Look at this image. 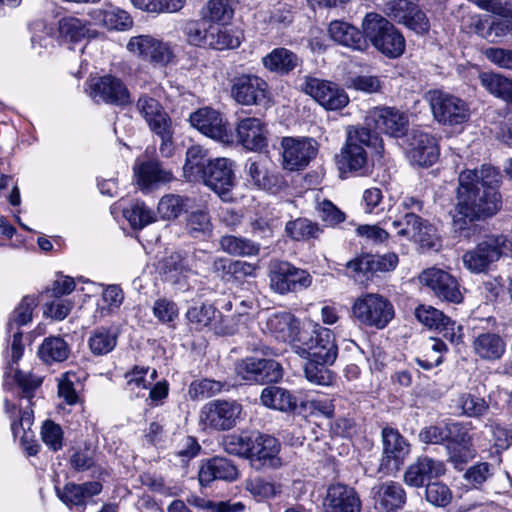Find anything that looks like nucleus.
Returning <instances> with one entry per match:
<instances>
[{
	"mask_svg": "<svg viewBox=\"0 0 512 512\" xmlns=\"http://www.w3.org/2000/svg\"><path fill=\"white\" fill-rule=\"evenodd\" d=\"M200 182L213 190L222 200L231 201V191L236 182L234 162L225 157L212 159L206 175Z\"/></svg>",
	"mask_w": 512,
	"mask_h": 512,
	"instance_id": "ddd939ff",
	"label": "nucleus"
},
{
	"mask_svg": "<svg viewBox=\"0 0 512 512\" xmlns=\"http://www.w3.org/2000/svg\"><path fill=\"white\" fill-rule=\"evenodd\" d=\"M188 201L179 195H166L160 199L157 210L163 219H173L186 209Z\"/></svg>",
	"mask_w": 512,
	"mask_h": 512,
	"instance_id": "bf43d9fd",
	"label": "nucleus"
},
{
	"mask_svg": "<svg viewBox=\"0 0 512 512\" xmlns=\"http://www.w3.org/2000/svg\"><path fill=\"white\" fill-rule=\"evenodd\" d=\"M235 372L250 384L276 383L283 377V368L271 358L245 357L235 364Z\"/></svg>",
	"mask_w": 512,
	"mask_h": 512,
	"instance_id": "1a4fd4ad",
	"label": "nucleus"
},
{
	"mask_svg": "<svg viewBox=\"0 0 512 512\" xmlns=\"http://www.w3.org/2000/svg\"><path fill=\"white\" fill-rule=\"evenodd\" d=\"M231 97L244 106L261 105L269 96L268 83L254 74H241L231 81Z\"/></svg>",
	"mask_w": 512,
	"mask_h": 512,
	"instance_id": "4468645a",
	"label": "nucleus"
},
{
	"mask_svg": "<svg viewBox=\"0 0 512 512\" xmlns=\"http://www.w3.org/2000/svg\"><path fill=\"white\" fill-rule=\"evenodd\" d=\"M267 330L278 340L297 343L299 321L289 312H278L270 315L266 321Z\"/></svg>",
	"mask_w": 512,
	"mask_h": 512,
	"instance_id": "4c0bfd02",
	"label": "nucleus"
},
{
	"mask_svg": "<svg viewBox=\"0 0 512 512\" xmlns=\"http://www.w3.org/2000/svg\"><path fill=\"white\" fill-rule=\"evenodd\" d=\"M285 231L288 236L296 241H306L318 238L323 229L318 223L307 218H297L286 223Z\"/></svg>",
	"mask_w": 512,
	"mask_h": 512,
	"instance_id": "de8ad7c7",
	"label": "nucleus"
},
{
	"mask_svg": "<svg viewBox=\"0 0 512 512\" xmlns=\"http://www.w3.org/2000/svg\"><path fill=\"white\" fill-rule=\"evenodd\" d=\"M328 33L336 43L353 50L364 51L368 44L364 31L345 21L334 20L329 24Z\"/></svg>",
	"mask_w": 512,
	"mask_h": 512,
	"instance_id": "e433bc0d",
	"label": "nucleus"
},
{
	"mask_svg": "<svg viewBox=\"0 0 512 512\" xmlns=\"http://www.w3.org/2000/svg\"><path fill=\"white\" fill-rule=\"evenodd\" d=\"M302 89L326 110H340L349 103L346 92L331 81L306 77Z\"/></svg>",
	"mask_w": 512,
	"mask_h": 512,
	"instance_id": "f3484780",
	"label": "nucleus"
},
{
	"mask_svg": "<svg viewBox=\"0 0 512 512\" xmlns=\"http://www.w3.org/2000/svg\"><path fill=\"white\" fill-rule=\"evenodd\" d=\"M407 154L413 164L429 167L437 162L440 150L434 136L420 130H413L408 137Z\"/></svg>",
	"mask_w": 512,
	"mask_h": 512,
	"instance_id": "393cba45",
	"label": "nucleus"
},
{
	"mask_svg": "<svg viewBox=\"0 0 512 512\" xmlns=\"http://www.w3.org/2000/svg\"><path fill=\"white\" fill-rule=\"evenodd\" d=\"M383 453L378 471L391 475L399 471L405 458L410 453V445L398 430L385 427L382 430Z\"/></svg>",
	"mask_w": 512,
	"mask_h": 512,
	"instance_id": "9b49d317",
	"label": "nucleus"
},
{
	"mask_svg": "<svg viewBox=\"0 0 512 512\" xmlns=\"http://www.w3.org/2000/svg\"><path fill=\"white\" fill-rule=\"evenodd\" d=\"M192 504L204 512H243L245 505L242 502L219 501L196 497Z\"/></svg>",
	"mask_w": 512,
	"mask_h": 512,
	"instance_id": "69168bd1",
	"label": "nucleus"
},
{
	"mask_svg": "<svg viewBox=\"0 0 512 512\" xmlns=\"http://www.w3.org/2000/svg\"><path fill=\"white\" fill-rule=\"evenodd\" d=\"M88 15L95 25L108 30H126L133 25V20L126 11L112 5L94 8Z\"/></svg>",
	"mask_w": 512,
	"mask_h": 512,
	"instance_id": "c9c22d12",
	"label": "nucleus"
},
{
	"mask_svg": "<svg viewBox=\"0 0 512 512\" xmlns=\"http://www.w3.org/2000/svg\"><path fill=\"white\" fill-rule=\"evenodd\" d=\"M447 351L448 347L441 339L431 338L426 344L425 353L422 357H417L416 362L421 368L430 370L443 362Z\"/></svg>",
	"mask_w": 512,
	"mask_h": 512,
	"instance_id": "5fc2aeb1",
	"label": "nucleus"
},
{
	"mask_svg": "<svg viewBox=\"0 0 512 512\" xmlns=\"http://www.w3.org/2000/svg\"><path fill=\"white\" fill-rule=\"evenodd\" d=\"M294 351L303 358L314 357L324 363H334L338 354L334 333L318 323L301 330Z\"/></svg>",
	"mask_w": 512,
	"mask_h": 512,
	"instance_id": "20e7f679",
	"label": "nucleus"
},
{
	"mask_svg": "<svg viewBox=\"0 0 512 512\" xmlns=\"http://www.w3.org/2000/svg\"><path fill=\"white\" fill-rule=\"evenodd\" d=\"M351 313L359 325L377 330L386 328L395 316L391 301L378 293H365L357 297Z\"/></svg>",
	"mask_w": 512,
	"mask_h": 512,
	"instance_id": "39448f33",
	"label": "nucleus"
},
{
	"mask_svg": "<svg viewBox=\"0 0 512 512\" xmlns=\"http://www.w3.org/2000/svg\"><path fill=\"white\" fill-rule=\"evenodd\" d=\"M225 24H211L210 30H208V36L206 38V47L225 50V49H236L240 46L241 40L236 31L229 29L224 26Z\"/></svg>",
	"mask_w": 512,
	"mask_h": 512,
	"instance_id": "37998d69",
	"label": "nucleus"
},
{
	"mask_svg": "<svg viewBox=\"0 0 512 512\" xmlns=\"http://www.w3.org/2000/svg\"><path fill=\"white\" fill-rule=\"evenodd\" d=\"M14 379L22 389L23 397L27 398L28 405L19 410V419L11 423V430L15 437L25 438L34 422V413L30 407L31 398L34 396V391L41 385L42 381L40 378L30 373H24L21 370L15 372Z\"/></svg>",
	"mask_w": 512,
	"mask_h": 512,
	"instance_id": "4be33fe9",
	"label": "nucleus"
},
{
	"mask_svg": "<svg viewBox=\"0 0 512 512\" xmlns=\"http://www.w3.org/2000/svg\"><path fill=\"white\" fill-rule=\"evenodd\" d=\"M451 489L442 482H429L426 484L425 499L435 507H446L452 501Z\"/></svg>",
	"mask_w": 512,
	"mask_h": 512,
	"instance_id": "052dcab7",
	"label": "nucleus"
},
{
	"mask_svg": "<svg viewBox=\"0 0 512 512\" xmlns=\"http://www.w3.org/2000/svg\"><path fill=\"white\" fill-rule=\"evenodd\" d=\"M253 452L249 460L252 465L259 469L261 467H277L280 465L278 440L270 435H255Z\"/></svg>",
	"mask_w": 512,
	"mask_h": 512,
	"instance_id": "f704fd0d",
	"label": "nucleus"
},
{
	"mask_svg": "<svg viewBox=\"0 0 512 512\" xmlns=\"http://www.w3.org/2000/svg\"><path fill=\"white\" fill-rule=\"evenodd\" d=\"M186 227L194 238L208 235L212 227L209 214L205 211L192 212L187 218Z\"/></svg>",
	"mask_w": 512,
	"mask_h": 512,
	"instance_id": "338daca9",
	"label": "nucleus"
},
{
	"mask_svg": "<svg viewBox=\"0 0 512 512\" xmlns=\"http://www.w3.org/2000/svg\"><path fill=\"white\" fill-rule=\"evenodd\" d=\"M137 109L145 119L150 130L160 138L159 151L163 157H171L174 153L172 120L158 100L147 95L137 101Z\"/></svg>",
	"mask_w": 512,
	"mask_h": 512,
	"instance_id": "423d86ee",
	"label": "nucleus"
},
{
	"mask_svg": "<svg viewBox=\"0 0 512 512\" xmlns=\"http://www.w3.org/2000/svg\"><path fill=\"white\" fill-rule=\"evenodd\" d=\"M35 306V298L25 296L8 320L7 332L13 333L10 346L11 364H17L23 355L24 346L22 343V332L19 328L32 320V311Z\"/></svg>",
	"mask_w": 512,
	"mask_h": 512,
	"instance_id": "b1692460",
	"label": "nucleus"
},
{
	"mask_svg": "<svg viewBox=\"0 0 512 512\" xmlns=\"http://www.w3.org/2000/svg\"><path fill=\"white\" fill-rule=\"evenodd\" d=\"M424 221L414 212H407L402 218L392 221L391 225L398 236L412 239V237L419 234Z\"/></svg>",
	"mask_w": 512,
	"mask_h": 512,
	"instance_id": "13d9d810",
	"label": "nucleus"
},
{
	"mask_svg": "<svg viewBox=\"0 0 512 512\" xmlns=\"http://www.w3.org/2000/svg\"><path fill=\"white\" fill-rule=\"evenodd\" d=\"M499 241L494 235L487 236L475 248L465 252L462 257L465 268L472 273L486 272L500 258Z\"/></svg>",
	"mask_w": 512,
	"mask_h": 512,
	"instance_id": "bb28decb",
	"label": "nucleus"
},
{
	"mask_svg": "<svg viewBox=\"0 0 512 512\" xmlns=\"http://www.w3.org/2000/svg\"><path fill=\"white\" fill-rule=\"evenodd\" d=\"M415 316L419 322L430 329L442 332L443 336L451 343L458 344L462 341V326L456 325V322L451 320L442 311L432 306L420 305L415 309Z\"/></svg>",
	"mask_w": 512,
	"mask_h": 512,
	"instance_id": "a878e982",
	"label": "nucleus"
},
{
	"mask_svg": "<svg viewBox=\"0 0 512 512\" xmlns=\"http://www.w3.org/2000/svg\"><path fill=\"white\" fill-rule=\"evenodd\" d=\"M494 476V466L488 462H478L471 465L463 474L465 486L483 490L485 484Z\"/></svg>",
	"mask_w": 512,
	"mask_h": 512,
	"instance_id": "09e8293b",
	"label": "nucleus"
},
{
	"mask_svg": "<svg viewBox=\"0 0 512 512\" xmlns=\"http://www.w3.org/2000/svg\"><path fill=\"white\" fill-rule=\"evenodd\" d=\"M378 142V135L372 133L369 128L350 129L347 133L346 143L336 157L341 177L345 178L346 174L365 175L368 172L366 147L375 146Z\"/></svg>",
	"mask_w": 512,
	"mask_h": 512,
	"instance_id": "f03ea898",
	"label": "nucleus"
},
{
	"mask_svg": "<svg viewBox=\"0 0 512 512\" xmlns=\"http://www.w3.org/2000/svg\"><path fill=\"white\" fill-rule=\"evenodd\" d=\"M245 488L255 498L262 500L274 497L280 492V486L261 477L250 478L246 481Z\"/></svg>",
	"mask_w": 512,
	"mask_h": 512,
	"instance_id": "e2e57ef3",
	"label": "nucleus"
},
{
	"mask_svg": "<svg viewBox=\"0 0 512 512\" xmlns=\"http://www.w3.org/2000/svg\"><path fill=\"white\" fill-rule=\"evenodd\" d=\"M375 507L382 512H400L406 505L407 494L401 483L386 481L372 488Z\"/></svg>",
	"mask_w": 512,
	"mask_h": 512,
	"instance_id": "c756f323",
	"label": "nucleus"
},
{
	"mask_svg": "<svg viewBox=\"0 0 512 512\" xmlns=\"http://www.w3.org/2000/svg\"><path fill=\"white\" fill-rule=\"evenodd\" d=\"M420 281L430 288L435 296L443 301L460 303L462 301V293L459 283L455 277L448 272L430 268L422 272Z\"/></svg>",
	"mask_w": 512,
	"mask_h": 512,
	"instance_id": "5701e85b",
	"label": "nucleus"
},
{
	"mask_svg": "<svg viewBox=\"0 0 512 512\" xmlns=\"http://www.w3.org/2000/svg\"><path fill=\"white\" fill-rule=\"evenodd\" d=\"M201 15L211 24H226L234 15L232 0H209L202 8Z\"/></svg>",
	"mask_w": 512,
	"mask_h": 512,
	"instance_id": "49530a36",
	"label": "nucleus"
},
{
	"mask_svg": "<svg viewBox=\"0 0 512 512\" xmlns=\"http://www.w3.org/2000/svg\"><path fill=\"white\" fill-rule=\"evenodd\" d=\"M124 216L133 229H142L156 221L155 213L144 202L139 201L124 210Z\"/></svg>",
	"mask_w": 512,
	"mask_h": 512,
	"instance_id": "4d7b16f0",
	"label": "nucleus"
},
{
	"mask_svg": "<svg viewBox=\"0 0 512 512\" xmlns=\"http://www.w3.org/2000/svg\"><path fill=\"white\" fill-rule=\"evenodd\" d=\"M281 146L283 167L290 171L305 168L317 154V143L309 138L285 137Z\"/></svg>",
	"mask_w": 512,
	"mask_h": 512,
	"instance_id": "412c9836",
	"label": "nucleus"
},
{
	"mask_svg": "<svg viewBox=\"0 0 512 512\" xmlns=\"http://www.w3.org/2000/svg\"><path fill=\"white\" fill-rule=\"evenodd\" d=\"M126 48L143 60L155 64L167 65L174 58V52L170 44L151 35L131 37Z\"/></svg>",
	"mask_w": 512,
	"mask_h": 512,
	"instance_id": "6ab92c4d",
	"label": "nucleus"
},
{
	"mask_svg": "<svg viewBox=\"0 0 512 512\" xmlns=\"http://www.w3.org/2000/svg\"><path fill=\"white\" fill-rule=\"evenodd\" d=\"M224 384L212 379L193 381L189 386L191 398H209L222 391Z\"/></svg>",
	"mask_w": 512,
	"mask_h": 512,
	"instance_id": "774afa93",
	"label": "nucleus"
},
{
	"mask_svg": "<svg viewBox=\"0 0 512 512\" xmlns=\"http://www.w3.org/2000/svg\"><path fill=\"white\" fill-rule=\"evenodd\" d=\"M362 29L368 41L388 58H397L405 51L403 35L385 17L368 13L362 21Z\"/></svg>",
	"mask_w": 512,
	"mask_h": 512,
	"instance_id": "7ed1b4c3",
	"label": "nucleus"
},
{
	"mask_svg": "<svg viewBox=\"0 0 512 512\" xmlns=\"http://www.w3.org/2000/svg\"><path fill=\"white\" fill-rule=\"evenodd\" d=\"M58 31L60 37L69 42H79L91 37L88 22L74 16L63 17L59 21Z\"/></svg>",
	"mask_w": 512,
	"mask_h": 512,
	"instance_id": "a18cd8bd",
	"label": "nucleus"
},
{
	"mask_svg": "<svg viewBox=\"0 0 512 512\" xmlns=\"http://www.w3.org/2000/svg\"><path fill=\"white\" fill-rule=\"evenodd\" d=\"M210 25L203 17L199 20H190L185 24L184 34L187 37V41L195 46L206 47L208 30Z\"/></svg>",
	"mask_w": 512,
	"mask_h": 512,
	"instance_id": "680f3d73",
	"label": "nucleus"
},
{
	"mask_svg": "<svg viewBox=\"0 0 512 512\" xmlns=\"http://www.w3.org/2000/svg\"><path fill=\"white\" fill-rule=\"evenodd\" d=\"M244 168L253 185L261 190L278 193L286 187L284 177L276 171L267 157H251L247 159Z\"/></svg>",
	"mask_w": 512,
	"mask_h": 512,
	"instance_id": "2eb2a0df",
	"label": "nucleus"
},
{
	"mask_svg": "<svg viewBox=\"0 0 512 512\" xmlns=\"http://www.w3.org/2000/svg\"><path fill=\"white\" fill-rule=\"evenodd\" d=\"M102 488L100 482L91 481L82 484L67 483L62 489L56 487V491L61 501L71 508L93 502V497L98 495Z\"/></svg>",
	"mask_w": 512,
	"mask_h": 512,
	"instance_id": "72a5a7b5",
	"label": "nucleus"
},
{
	"mask_svg": "<svg viewBox=\"0 0 512 512\" xmlns=\"http://www.w3.org/2000/svg\"><path fill=\"white\" fill-rule=\"evenodd\" d=\"M345 275L356 282L364 283L373 277L370 254H359L345 264Z\"/></svg>",
	"mask_w": 512,
	"mask_h": 512,
	"instance_id": "864d4df0",
	"label": "nucleus"
},
{
	"mask_svg": "<svg viewBox=\"0 0 512 512\" xmlns=\"http://www.w3.org/2000/svg\"><path fill=\"white\" fill-rule=\"evenodd\" d=\"M434 119L445 126L462 125L470 118V107L460 97L441 89L429 90L425 94Z\"/></svg>",
	"mask_w": 512,
	"mask_h": 512,
	"instance_id": "0eeeda50",
	"label": "nucleus"
},
{
	"mask_svg": "<svg viewBox=\"0 0 512 512\" xmlns=\"http://www.w3.org/2000/svg\"><path fill=\"white\" fill-rule=\"evenodd\" d=\"M260 402L267 408L281 412H294L298 407L296 396L286 388L270 385L260 395Z\"/></svg>",
	"mask_w": 512,
	"mask_h": 512,
	"instance_id": "ea45409f",
	"label": "nucleus"
},
{
	"mask_svg": "<svg viewBox=\"0 0 512 512\" xmlns=\"http://www.w3.org/2000/svg\"><path fill=\"white\" fill-rule=\"evenodd\" d=\"M237 477L236 466L229 459L223 457L208 459L202 463L198 472L201 486H208L216 480L234 481Z\"/></svg>",
	"mask_w": 512,
	"mask_h": 512,
	"instance_id": "473e14b6",
	"label": "nucleus"
},
{
	"mask_svg": "<svg viewBox=\"0 0 512 512\" xmlns=\"http://www.w3.org/2000/svg\"><path fill=\"white\" fill-rule=\"evenodd\" d=\"M365 124L389 136L399 138L408 130V117L393 107H374L367 112Z\"/></svg>",
	"mask_w": 512,
	"mask_h": 512,
	"instance_id": "dca6fc26",
	"label": "nucleus"
},
{
	"mask_svg": "<svg viewBox=\"0 0 512 512\" xmlns=\"http://www.w3.org/2000/svg\"><path fill=\"white\" fill-rule=\"evenodd\" d=\"M472 350L474 355L486 362L500 360L506 351V341L498 333L481 332L473 338Z\"/></svg>",
	"mask_w": 512,
	"mask_h": 512,
	"instance_id": "2f4dec72",
	"label": "nucleus"
},
{
	"mask_svg": "<svg viewBox=\"0 0 512 512\" xmlns=\"http://www.w3.org/2000/svg\"><path fill=\"white\" fill-rule=\"evenodd\" d=\"M208 151L200 145H193L186 151V159L183 166L184 177L189 182H200L206 175L209 163Z\"/></svg>",
	"mask_w": 512,
	"mask_h": 512,
	"instance_id": "a19ab883",
	"label": "nucleus"
},
{
	"mask_svg": "<svg viewBox=\"0 0 512 512\" xmlns=\"http://www.w3.org/2000/svg\"><path fill=\"white\" fill-rule=\"evenodd\" d=\"M117 345V334L109 328L98 327L88 338V347L94 356L110 353Z\"/></svg>",
	"mask_w": 512,
	"mask_h": 512,
	"instance_id": "c03bdc74",
	"label": "nucleus"
},
{
	"mask_svg": "<svg viewBox=\"0 0 512 512\" xmlns=\"http://www.w3.org/2000/svg\"><path fill=\"white\" fill-rule=\"evenodd\" d=\"M308 361L304 366V375L306 379L313 384L321 386H329L335 380L334 373L327 368L332 363H324L317 361L314 357L306 358Z\"/></svg>",
	"mask_w": 512,
	"mask_h": 512,
	"instance_id": "603ef678",
	"label": "nucleus"
},
{
	"mask_svg": "<svg viewBox=\"0 0 512 512\" xmlns=\"http://www.w3.org/2000/svg\"><path fill=\"white\" fill-rule=\"evenodd\" d=\"M262 64L270 72L286 75L298 66L299 58L289 49L279 47L264 56L262 58Z\"/></svg>",
	"mask_w": 512,
	"mask_h": 512,
	"instance_id": "79ce46f5",
	"label": "nucleus"
},
{
	"mask_svg": "<svg viewBox=\"0 0 512 512\" xmlns=\"http://www.w3.org/2000/svg\"><path fill=\"white\" fill-rule=\"evenodd\" d=\"M268 276L271 289L280 295L307 289L312 284L308 271L287 261H271Z\"/></svg>",
	"mask_w": 512,
	"mask_h": 512,
	"instance_id": "6e6552de",
	"label": "nucleus"
},
{
	"mask_svg": "<svg viewBox=\"0 0 512 512\" xmlns=\"http://www.w3.org/2000/svg\"><path fill=\"white\" fill-rule=\"evenodd\" d=\"M190 123L203 135L225 145L232 144L234 135L227 120L212 108H200L190 115Z\"/></svg>",
	"mask_w": 512,
	"mask_h": 512,
	"instance_id": "f8f14e48",
	"label": "nucleus"
},
{
	"mask_svg": "<svg viewBox=\"0 0 512 512\" xmlns=\"http://www.w3.org/2000/svg\"><path fill=\"white\" fill-rule=\"evenodd\" d=\"M239 143L251 151H262L268 145L267 130L263 122L255 117L240 120L236 127Z\"/></svg>",
	"mask_w": 512,
	"mask_h": 512,
	"instance_id": "7c9ffc66",
	"label": "nucleus"
},
{
	"mask_svg": "<svg viewBox=\"0 0 512 512\" xmlns=\"http://www.w3.org/2000/svg\"><path fill=\"white\" fill-rule=\"evenodd\" d=\"M254 437L246 433L228 435L223 440L224 449L229 454L249 459L253 452Z\"/></svg>",
	"mask_w": 512,
	"mask_h": 512,
	"instance_id": "6e6d98bb",
	"label": "nucleus"
},
{
	"mask_svg": "<svg viewBox=\"0 0 512 512\" xmlns=\"http://www.w3.org/2000/svg\"><path fill=\"white\" fill-rule=\"evenodd\" d=\"M242 412L241 404L234 400H213L200 411V423L216 431L232 429Z\"/></svg>",
	"mask_w": 512,
	"mask_h": 512,
	"instance_id": "9d476101",
	"label": "nucleus"
},
{
	"mask_svg": "<svg viewBox=\"0 0 512 512\" xmlns=\"http://www.w3.org/2000/svg\"><path fill=\"white\" fill-rule=\"evenodd\" d=\"M445 473L446 466L443 461L424 455L419 456L407 467L403 475V481L410 487L420 488L427 481L439 478Z\"/></svg>",
	"mask_w": 512,
	"mask_h": 512,
	"instance_id": "cd10ccee",
	"label": "nucleus"
},
{
	"mask_svg": "<svg viewBox=\"0 0 512 512\" xmlns=\"http://www.w3.org/2000/svg\"><path fill=\"white\" fill-rule=\"evenodd\" d=\"M220 245L223 251L234 256H255L260 250L259 244L233 235L223 236Z\"/></svg>",
	"mask_w": 512,
	"mask_h": 512,
	"instance_id": "3c124183",
	"label": "nucleus"
},
{
	"mask_svg": "<svg viewBox=\"0 0 512 512\" xmlns=\"http://www.w3.org/2000/svg\"><path fill=\"white\" fill-rule=\"evenodd\" d=\"M186 318L195 330L210 326L216 334L232 335L236 332L232 319L222 318L221 312L211 304L190 307L186 312Z\"/></svg>",
	"mask_w": 512,
	"mask_h": 512,
	"instance_id": "aec40b11",
	"label": "nucleus"
},
{
	"mask_svg": "<svg viewBox=\"0 0 512 512\" xmlns=\"http://www.w3.org/2000/svg\"><path fill=\"white\" fill-rule=\"evenodd\" d=\"M500 179L499 171L489 165H483L480 170H465L460 173L458 202L452 212L455 230L461 232L469 223L491 217L499 211Z\"/></svg>",
	"mask_w": 512,
	"mask_h": 512,
	"instance_id": "f257e3e1",
	"label": "nucleus"
},
{
	"mask_svg": "<svg viewBox=\"0 0 512 512\" xmlns=\"http://www.w3.org/2000/svg\"><path fill=\"white\" fill-rule=\"evenodd\" d=\"M323 506L326 512H360L362 504L354 488L336 483L327 488Z\"/></svg>",
	"mask_w": 512,
	"mask_h": 512,
	"instance_id": "c85d7f7f",
	"label": "nucleus"
},
{
	"mask_svg": "<svg viewBox=\"0 0 512 512\" xmlns=\"http://www.w3.org/2000/svg\"><path fill=\"white\" fill-rule=\"evenodd\" d=\"M69 352L68 344L60 337L46 338L38 349L39 357L46 363L62 362Z\"/></svg>",
	"mask_w": 512,
	"mask_h": 512,
	"instance_id": "8fccbe9b",
	"label": "nucleus"
},
{
	"mask_svg": "<svg viewBox=\"0 0 512 512\" xmlns=\"http://www.w3.org/2000/svg\"><path fill=\"white\" fill-rule=\"evenodd\" d=\"M90 97L96 102L115 106H127L132 103L126 84L118 77L104 75L94 79L90 85Z\"/></svg>",
	"mask_w": 512,
	"mask_h": 512,
	"instance_id": "a211bd4d",
	"label": "nucleus"
},
{
	"mask_svg": "<svg viewBox=\"0 0 512 512\" xmlns=\"http://www.w3.org/2000/svg\"><path fill=\"white\" fill-rule=\"evenodd\" d=\"M318 216L327 227H336L345 221L346 215L330 200L324 199L317 205Z\"/></svg>",
	"mask_w": 512,
	"mask_h": 512,
	"instance_id": "0e129e2a",
	"label": "nucleus"
},
{
	"mask_svg": "<svg viewBox=\"0 0 512 512\" xmlns=\"http://www.w3.org/2000/svg\"><path fill=\"white\" fill-rule=\"evenodd\" d=\"M134 174L141 189H149L155 185L169 182L172 173L161 167L157 160L137 162L134 165Z\"/></svg>",
	"mask_w": 512,
	"mask_h": 512,
	"instance_id": "58836bf2",
	"label": "nucleus"
}]
</instances>
